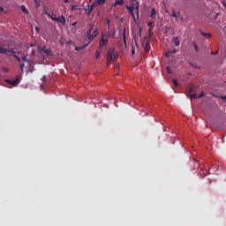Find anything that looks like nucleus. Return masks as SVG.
I'll use <instances>...</instances> for the list:
<instances>
[{"instance_id":"obj_1","label":"nucleus","mask_w":226,"mask_h":226,"mask_svg":"<svg viewBox=\"0 0 226 226\" xmlns=\"http://www.w3.org/2000/svg\"><path fill=\"white\" fill-rule=\"evenodd\" d=\"M126 10H128L130 15L133 18L134 22H137L139 19V3L132 4V6L126 5Z\"/></svg>"},{"instance_id":"obj_2","label":"nucleus","mask_w":226,"mask_h":226,"mask_svg":"<svg viewBox=\"0 0 226 226\" xmlns=\"http://www.w3.org/2000/svg\"><path fill=\"white\" fill-rule=\"evenodd\" d=\"M108 64H110L117 61V54H116V49L114 48H111L108 50Z\"/></svg>"},{"instance_id":"obj_3","label":"nucleus","mask_w":226,"mask_h":226,"mask_svg":"<svg viewBox=\"0 0 226 226\" xmlns=\"http://www.w3.org/2000/svg\"><path fill=\"white\" fill-rule=\"evenodd\" d=\"M41 52H44V54H46L47 56H50V54H52V50H50V49L47 48V46H42L40 49Z\"/></svg>"},{"instance_id":"obj_4","label":"nucleus","mask_w":226,"mask_h":226,"mask_svg":"<svg viewBox=\"0 0 226 226\" xmlns=\"http://www.w3.org/2000/svg\"><path fill=\"white\" fill-rule=\"evenodd\" d=\"M97 34H99L98 30H94L93 34H90V37L87 38V40H89L88 43H91V41L96 38Z\"/></svg>"},{"instance_id":"obj_5","label":"nucleus","mask_w":226,"mask_h":226,"mask_svg":"<svg viewBox=\"0 0 226 226\" xmlns=\"http://www.w3.org/2000/svg\"><path fill=\"white\" fill-rule=\"evenodd\" d=\"M93 29H94V25L90 24L87 31V39L91 38V33L93 32Z\"/></svg>"},{"instance_id":"obj_6","label":"nucleus","mask_w":226,"mask_h":226,"mask_svg":"<svg viewBox=\"0 0 226 226\" xmlns=\"http://www.w3.org/2000/svg\"><path fill=\"white\" fill-rule=\"evenodd\" d=\"M7 51H5V56H11L13 57V56H15V54H17V51L15 50V49H6Z\"/></svg>"},{"instance_id":"obj_7","label":"nucleus","mask_w":226,"mask_h":226,"mask_svg":"<svg viewBox=\"0 0 226 226\" xmlns=\"http://www.w3.org/2000/svg\"><path fill=\"white\" fill-rule=\"evenodd\" d=\"M124 4V0H115V2L112 4L113 7L116 6H123Z\"/></svg>"},{"instance_id":"obj_8","label":"nucleus","mask_w":226,"mask_h":226,"mask_svg":"<svg viewBox=\"0 0 226 226\" xmlns=\"http://www.w3.org/2000/svg\"><path fill=\"white\" fill-rule=\"evenodd\" d=\"M171 17H174V19H179V17H181V12H179V11L172 9Z\"/></svg>"},{"instance_id":"obj_9","label":"nucleus","mask_w":226,"mask_h":226,"mask_svg":"<svg viewBox=\"0 0 226 226\" xmlns=\"http://www.w3.org/2000/svg\"><path fill=\"white\" fill-rule=\"evenodd\" d=\"M200 33L201 34V36H203V38H206V40H209V38H211V33H205L202 30H200Z\"/></svg>"},{"instance_id":"obj_10","label":"nucleus","mask_w":226,"mask_h":226,"mask_svg":"<svg viewBox=\"0 0 226 226\" xmlns=\"http://www.w3.org/2000/svg\"><path fill=\"white\" fill-rule=\"evenodd\" d=\"M107 43H109V40L103 38V36H102L99 42L100 49H102V47H103V45H107Z\"/></svg>"},{"instance_id":"obj_11","label":"nucleus","mask_w":226,"mask_h":226,"mask_svg":"<svg viewBox=\"0 0 226 226\" xmlns=\"http://www.w3.org/2000/svg\"><path fill=\"white\" fill-rule=\"evenodd\" d=\"M56 22H60V24L64 26V24H66V18L62 15L60 18H56Z\"/></svg>"},{"instance_id":"obj_12","label":"nucleus","mask_w":226,"mask_h":226,"mask_svg":"<svg viewBox=\"0 0 226 226\" xmlns=\"http://www.w3.org/2000/svg\"><path fill=\"white\" fill-rule=\"evenodd\" d=\"M8 82H9V84H11V86H19V84H20V79H16L11 81H8Z\"/></svg>"},{"instance_id":"obj_13","label":"nucleus","mask_w":226,"mask_h":226,"mask_svg":"<svg viewBox=\"0 0 226 226\" xmlns=\"http://www.w3.org/2000/svg\"><path fill=\"white\" fill-rule=\"evenodd\" d=\"M172 43H174V45L176 47H179V45H181V42L179 41V39H177V37H173L172 39Z\"/></svg>"},{"instance_id":"obj_14","label":"nucleus","mask_w":226,"mask_h":226,"mask_svg":"<svg viewBox=\"0 0 226 226\" xmlns=\"http://www.w3.org/2000/svg\"><path fill=\"white\" fill-rule=\"evenodd\" d=\"M150 17L151 19H156V9H152Z\"/></svg>"},{"instance_id":"obj_15","label":"nucleus","mask_w":226,"mask_h":226,"mask_svg":"<svg viewBox=\"0 0 226 226\" xmlns=\"http://www.w3.org/2000/svg\"><path fill=\"white\" fill-rule=\"evenodd\" d=\"M87 45H89V42L87 43L86 45L84 46H80V47H76L75 50H84V49H86V47H87Z\"/></svg>"},{"instance_id":"obj_16","label":"nucleus","mask_w":226,"mask_h":226,"mask_svg":"<svg viewBox=\"0 0 226 226\" xmlns=\"http://www.w3.org/2000/svg\"><path fill=\"white\" fill-rule=\"evenodd\" d=\"M200 175L203 177H206V176H208L209 175V171L207 170H203V171L200 173Z\"/></svg>"},{"instance_id":"obj_17","label":"nucleus","mask_w":226,"mask_h":226,"mask_svg":"<svg viewBox=\"0 0 226 226\" xmlns=\"http://www.w3.org/2000/svg\"><path fill=\"white\" fill-rule=\"evenodd\" d=\"M6 52H8L6 48L0 47V54H6Z\"/></svg>"},{"instance_id":"obj_18","label":"nucleus","mask_w":226,"mask_h":226,"mask_svg":"<svg viewBox=\"0 0 226 226\" xmlns=\"http://www.w3.org/2000/svg\"><path fill=\"white\" fill-rule=\"evenodd\" d=\"M190 64L192 68H195L196 70H200V66L197 65V64L191 63Z\"/></svg>"},{"instance_id":"obj_19","label":"nucleus","mask_w":226,"mask_h":226,"mask_svg":"<svg viewBox=\"0 0 226 226\" xmlns=\"http://www.w3.org/2000/svg\"><path fill=\"white\" fill-rule=\"evenodd\" d=\"M34 2L36 8H40V6H41V4H40V0H34Z\"/></svg>"},{"instance_id":"obj_20","label":"nucleus","mask_w":226,"mask_h":226,"mask_svg":"<svg viewBox=\"0 0 226 226\" xmlns=\"http://www.w3.org/2000/svg\"><path fill=\"white\" fill-rule=\"evenodd\" d=\"M94 8V4H92L90 7L88 6V12H87V15H90L91 11H93Z\"/></svg>"},{"instance_id":"obj_21","label":"nucleus","mask_w":226,"mask_h":226,"mask_svg":"<svg viewBox=\"0 0 226 226\" xmlns=\"http://www.w3.org/2000/svg\"><path fill=\"white\" fill-rule=\"evenodd\" d=\"M95 1L99 5L105 4V0H95Z\"/></svg>"},{"instance_id":"obj_22","label":"nucleus","mask_w":226,"mask_h":226,"mask_svg":"<svg viewBox=\"0 0 226 226\" xmlns=\"http://www.w3.org/2000/svg\"><path fill=\"white\" fill-rule=\"evenodd\" d=\"M49 19H51V20H53L54 22H57V19H58V18L54 17V16H52L51 14H50V16H49Z\"/></svg>"},{"instance_id":"obj_23","label":"nucleus","mask_w":226,"mask_h":226,"mask_svg":"<svg viewBox=\"0 0 226 226\" xmlns=\"http://www.w3.org/2000/svg\"><path fill=\"white\" fill-rule=\"evenodd\" d=\"M191 100H195L196 98H199V95L197 94H193L190 96Z\"/></svg>"},{"instance_id":"obj_24","label":"nucleus","mask_w":226,"mask_h":226,"mask_svg":"<svg viewBox=\"0 0 226 226\" xmlns=\"http://www.w3.org/2000/svg\"><path fill=\"white\" fill-rule=\"evenodd\" d=\"M21 10L24 11V13H28L27 8H26V6L22 5Z\"/></svg>"},{"instance_id":"obj_25","label":"nucleus","mask_w":226,"mask_h":226,"mask_svg":"<svg viewBox=\"0 0 226 226\" xmlns=\"http://www.w3.org/2000/svg\"><path fill=\"white\" fill-rule=\"evenodd\" d=\"M153 28H154V26H150L148 28L149 36H151L153 34Z\"/></svg>"},{"instance_id":"obj_26","label":"nucleus","mask_w":226,"mask_h":226,"mask_svg":"<svg viewBox=\"0 0 226 226\" xmlns=\"http://www.w3.org/2000/svg\"><path fill=\"white\" fill-rule=\"evenodd\" d=\"M71 10H72V11H75V10H79V7L76 6V5H72V6L71 7Z\"/></svg>"},{"instance_id":"obj_27","label":"nucleus","mask_w":226,"mask_h":226,"mask_svg":"<svg viewBox=\"0 0 226 226\" xmlns=\"http://www.w3.org/2000/svg\"><path fill=\"white\" fill-rule=\"evenodd\" d=\"M12 57H14L16 61H18V63H20V58L18 56H16L15 53Z\"/></svg>"},{"instance_id":"obj_28","label":"nucleus","mask_w":226,"mask_h":226,"mask_svg":"<svg viewBox=\"0 0 226 226\" xmlns=\"http://www.w3.org/2000/svg\"><path fill=\"white\" fill-rule=\"evenodd\" d=\"M22 61H23L24 63H29V59H27L26 56H23V57H22Z\"/></svg>"},{"instance_id":"obj_29","label":"nucleus","mask_w":226,"mask_h":226,"mask_svg":"<svg viewBox=\"0 0 226 226\" xmlns=\"http://www.w3.org/2000/svg\"><path fill=\"white\" fill-rule=\"evenodd\" d=\"M203 96H206V94L204 92H201L200 95H198V98H203Z\"/></svg>"},{"instance_id":"obj_30","label":"nucleus","mask_w":226,"mask_h":226,"mask_svg":"<svg viewBox=\"0 0 226 226\" xmlns=\"http://www.w3.org/2000/svg\"><path fill=\"white\" fill-rule=\"evenodd\" d=\"M153 24H154V21H150L147 23L148 27H153Z\"/></svg>"},{"instance_id":"obj_31","label":"nucleus","mask_w":226,"mask_h":226,"mask_svg":"<svg viewBox=\"0 0 226 226\" xmlns=\"http://www.w3.org/2000/svg\"><path fill=\"white\" fill-rule=\"evenodd\" d=\"M95 57L96 59L100 58V51H95Z\"/></svg>"},{"instance_id":"obj_32","label":"nucleus","mask_w":226,"mask_h":226,"mask_svg":"<svg viewBox=\"0 0 226 226\" xmlns=\"http://www.w3.org/2000/svg\"><path fill=\"white\" fill-rule=\"evenodd\" d=\"M193 93V87H190L188 90V94H192Z\"/></svg>"},{"instance_id":"obj_33","label":"nucleus","mask_w":226,"mask_h":226,"mask_svg":"<svg viewBox=\"0 0 226 226\" xmlns=\"http://www.w3.org/2000/svg\"><path fill=\"white\" fill-rule=\"evenodd\" d=\"M194 50L196 52H199V46L197 44L194 43Z\"/></svg>"},{"instance_id":"obj_34","label":"nucleus","mask_w":226,"mask_h":226,"mask_svg":"<svg viewBox=\"0 0 226 226\" xmlns=\"http://www.w3.org/2000/svg\"><path fill=\"white\" fill-rule=\"evenodd\" d=\"M25 66L26 65L24 64H20V70H21V72H24Z\"/></svg>"},{"instance_id":"obj_35","label":"nucleus","mask_w":226,"mask_h":226,"mask_svg":"<svg viewBox=\"0 0 226 226\" xmlns=\"http://www.w3.org/2000/svg\"><path fill=\"white\" fill-rule=\"evenodd\" d=\"M167 72H168V73L170 74V73H172V69L168 66V67H167Z\"/></svg>"},{"instance_id":"obj_36","label":"nucleus","mask_w":226,"mask_h":226,"mask_svg":"<svg viewBox=\"0 0 226 226\" xmlns=\"http://www.w3.org/2000/svg\"><path fill=\"white\" fill-rule=\"evenodd\" d=\"M173 84H174L175 87H177V86H178L177 80L174 79L173 80Z\"/></svg>"},{"instance_id":"obj_37","label":"nucleus","mask_w":226,"mask_h":226,"mask_svg":"<svg viewBox=\"0 0 226 226\" xmlns=\"http://www.w3.org/2000/svg\"><path fill=\"white\" fill-rule=\"evenodd\" d=\"M44 14L47 15L48 17H50V13H49L47 11H44Z\"/></svg>"},{"instance_id":"obj_38","label":"nucleus","mask_w":226,"mask_h":226,"mask_svg":"<svg viewBox=\"0 0 226 226\" xmlns=\"http://www.w3.org/2000/svg\"><path fill=\"white\" fill-rule=\"evenodd\" d=\"M211 54H212V56H216L218 54V51H216V52L212 51Z\"/></svg>"},{"instance_id":"obj_39","label":"nucleus","mask_w":226,"mask_h":226,"mask_svg":"<svg viewBox=\"0 0 226 226\" xmlns=\"http://www.w3.org/2000/svg\"><path fill=\"white\" fill-rule=\"evenodd\" d=\"M220 98H221V100H225L226 101V95L221 96Z\"/></svg>"},{"instance_id":"obj_40","label":"nucleus","mask_w":226,"mask_h":226,"mask_svg":"<svg viewBox=\"0 0 226 226\" xmlns=\"http://www.w3.org/2000/svg\"><path fill=\"white\" fill-rule=\"evenodd\" d=\"M86 13H89V8L85 9Z\"/></svg>"},{"instance_id":"obj_41","label":"nucleus","mask_w":226,"mask_h":226,"mask_svg":"<svg viewBox=\"0 0 226 226\" xmlns=\"http://www.w3.org/2000/svg\"><path fill=\"white\" fill-rule=\"evenodd\" d=\"M70 2V0H64V4H67V3H69Z\"/></svg>"},{"instance_id":"obj_42","label":"nucleus","mask_w":226,"mask_h":226,"mask_svg":"<svg viewBox=\"0 0 226 226\" xmlns=\"http://www.w3.org/2000/svg\"><path fill=\"white\" fill-rule=\"evenodd\" d=\"M124 40L126 42V37H125V34L124 33Z\"/></svg>"},{"instance_id":"obj_43","label":"nucleus","mask_w":226,"mask_h":226,"mask_svg":"<svg viewBox=\"0 0 226 226\" xmlns=\"http://www.w3.org/2000/svg\"><path fill=\"white\" fill-rule=\"evenodd\" d=\"M173 54H176L177 52V49H173Z\"/></svg>"},{"instance_id":"obj_44","label":"nucleus","mask_w":226,"mask_h":226,"mask_svg":"<svg viewBox=\"0 0 226 226\" xmlns=\"http://www.w3.org/2000/svg\"><path fill=\"white\" fill-rule=\"evenodd\" d=\"M4 9H3V7H0V12L4 11Z\"/></svg>"},{"instance_id":"obj_45","label":"nucleus","mask_w":226,"mask_h":226,"mask_svg":"<svg viewBox=\"0 0 226 226\" xmlns=\"http://www.w3.org/2000/svg\"><path fill=\"white\" fill-rule=\"evenodd\" d=\"M108 24H110V19H107Z\"/></svg>"},{"instance_id":"obj_46","label":"nucleus","mask_w":226,"mask_h":226,"mask_svg":"<svg viewBox=\"0 0 226 226\" xmlns=\"http://www.w3.org/2000/svg\"><path fill=\"white\" fill-rule=\"evenodd\" d=\"M36 31L40 32V28L37 26L35 27Z\"/></svg>"},{"instance_id":"obj_47","label":"nucleus","mask_w":226,"mask_h":226,"mask_svg":"<svg viewBox=\"0 0 226 226\" xmlns=\"http://www.w3.org/2000/svg\"><path fill=\"white\" fill-rule=\"evenodd\" d=\"M132 54H135V49H132Z\"/></svg>"}]
</instances>
